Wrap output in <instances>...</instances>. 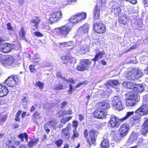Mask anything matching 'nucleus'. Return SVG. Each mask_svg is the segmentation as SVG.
I'll return each instance as SVG.
<instances>
[{
  "instance_id": "nucleus-1",
  "label": "nucleus",
  "mask_w": 148,
  "mask_h": 148,
  "mask_svg": "<svg viewBox=\"0 0 148 148\" xmlns=\"http://www.w3.org/2000/svg\"><path fill=\"white\" fill-rule=\"evenodd\" d=\"M138 115H146L148 114V95H145L143 97V103L141 107L136 111Z\"/></svg>"
},
{
  "instance_id": "nucleus-2",
  "label": "nucleus",
  "mask_w": 148,
  "mask_h": 148,
  "mask_svg": "<svg viewBox=\"0 0 148 148\" xmlns=\"http://www.w3.org/2000/svg\"><path fill=\"white\" fill-rule=\"evenodd\" d=\"M142 115H138L134 111H128L126 114L125 116L121 119L122 121H124L128 119L129 117H131L130 119V121L132 124H134L139 122L140 119V117Z\"/></svg>"
},
{
  "instance_id": "nucleus-3",
  "label": "nucleus",
  "mask_w": 148,
  "mask_h": 148,
  "mask_svg": "<svg viewBox=\"0 0 148 148\" xmlns=\"http://www.w3.org/2000/svg\"><path fill=\"white\" fill-rule=\"evenodd\" d=\"M140 99L138 95H135L134 91H132L128 92L126 100L127 106H133L135 104V101H138Z\"/></svg>"
},
{
  "instance_id": "nucleus-4",
  "label": "nucleus",
  "mask_w": 148,
  "mask_h": 148,
  "mask_svg": "<svg viewBox=\"0 0 148 148\" xmlns=\"http://www.w3.org/2000/svg\"><path fill=\"white\" fill-rule=\"evenodd\" d=\"M20 79L16 75H12L9 76L4 82L8 86L14 87L20 82Z\"/></svg>"
},
{
  "instance_id": "nucleus-5",
  "label": "nucleus",
  "mask_w": 148,
  "mask_h": 148,
  "mask_svg": "<svg viewBox=\"0 0 148 148\" xmlns=\"http://www.w3.org/2000/svg\"><path fill=\"white\" fill-rule=\"evenodd\" d=\"M143 75L141 71L138 69H135L131 72H127L126 74V77L130 80H134L138 79Z\"/></svg>"
},
{
  "instance_id": "nucleus-6",
  "label": "nucleus",
  "mask_w": 148,
  "mask_h": 148,
  "mask_svg": "<svg viewBox=\"0 0 148 148\" xmlns=\"http://www.w3.org/2000/svg\"><path fill=\"white\" fill-rule=\"evenodd\" d=\"M71 28L69 26L64 25L62 27L55 29V32L62 37H66L71 31Z\"/></svg>"
},
{
  "instance_id": "nucleus-7",
  "label": "nucleus",
  "mask_w": 148,
  "mask_h": 148,
  "mask_svg": "<svg viewBox=\"0 0 148 148\" xmlns=\"http://www.w3.org/2000/svg\"><path fill=\"white\" fill-rule=\"evenodd\" d=\"M86 16V14L85 13H78L72 16L69 19V21L70 22L76 24L85 19Z\"/></svg>"
},
{
  "instance_id": "nucleus-8",
  "label": "nucleus",
  "mask_w": 148,
  "mask_h": 148,
  "mask_svg": "<svg viewBox=\"0 0 148 148\" xmlns=\"http://www.w3.org/2000/svg\"><path fill=\"white\" fill-rule=\"evenodd\" d=\"M109 7L111 12L116 16L118 15L121 10L119 4L116 1H112L110 3Z\"/></svg>"
},
{
  "instance_id": "nucleus-9",
  "label": "nucleus",
  "mask_w": 148,
  "mask_h": 148,
  "mask_svg": "<svg viewBox=\"0 0 148 148\" xmlns=\"http://www.w3.org/2000/svg\"><path fill=\"white\" fill-rule=\"evenodd\" d=\"M93 28L96 32L99 34L103 33L106 31L105 25L100 20L94 23Z\"/></svg>"
},
{
  "instance_id": "nucleus-10",
  "label": "nucleus",
  "mask_w": 148,
  "mask_h": 148,
  "mask_svg": "<svg viewBox=\"0 0 148 148\" xmlns=\"http://www.w3.org/2000/svg\"><path fill=\"white\" fill-rule=\"evenodd\" d=\"M112 106L116 108L118 110L123 109L122 102L120 97L117 96H114L112 99Z\"/></svg>"
},
{
  "instance_id": "nucleus-11",
  "label": "nucleus",
  "mask_w": 148,
  "mask_h": 148,
  "mask_svg": "<svg viewBox=\"0 0 148 148\" xmlns=\"http://www.w3.org/2000/svg\"><path fill=\"white\" fill-rule=\"evenodd\" d=\"M121 119H119L115 116L111 117L110 120L108 122V125L113 128H117L120 124V122H123Z\"/></svg>"
},
{
  "instance_id": "nucleus-12",
  "label": "nucleus",
  "mask_w": 148,
  "mask_h": 148,
  "mask_svg": "<svg viewBox=\"0 0 148 148\" xmlns=\"http://www.w3.org/2000/svg\"><path fill=\"white\" fill-rule=\"evenodd\" d=\"M62 18V14L61 11L55 12L50 15L49 20L51 23H54Z\"/></svg>"
},
{
  "instance_id": "nucleus-13",
  "label": "nucleus",
  "mask_w": 148,
  "mask_h": 148,
  "mask_svg": "<svg viewBox=\"0 0 148 148\" xmlns=\"http://www.w3.org/2000/svg\"><path fill=\"white\" fill-rule=\"evenodd\" d=\"M14 47L13 44L5 43L2 45L0 47V51L4 53H7L10 51Z\"/></svg>"
},
{
  "instance_id": "nucleus-14",
  "label": "nucleus",
  "mask_w": 148,
  "mask_h": 148,
  "mask_svg": "<svg viewBox=\"0 0 148 148\" xmlns=\"http://www.w3.org/2000/svg\"><path fill=\"white\" fill-rule=\"evenodd\" d=\"M97 134V132L95 130H92L90 131L89 134L90 138L87 139V142L89 145H91L95 144Z\"/></svg>"
},
{
  "instance_id": "nucleus-15",
  "label": "nucleus",
  "mask_w": 148,
  "mask_h": 148,
  "mask_svg": "<svg viewBox=\"0 0 148 148\" xmlns=\"http://www.w3.org/2000/svg\"><path fill=\"white\" fill-rule=\"evenodd\" d=\"M129 130V126L126 123L122 125L119 129L121 137H124L127 135Z\"/></svg>"
},
{
  "instance_id": "nucleus-16",
  "label": "nucleus",
  "mask_w": 148,
  "mask_h": 148,
  "mask_svg": "<svg viewBox=\"0 0 148 148\" xmlns=\"http://www.w3.org/2000/svg\"><path fill=\"white\" fill-rule=\"evenodd\" d=\"M94 115L95 118L99 119H106V114L105 113L104 110L97 108L94 113Z\"/></svg>"
},
{
  "instance_id": "nucleus-17",
  "label": "nucleus",
  "mask_w": 148,
  "mask_h": 148,
  "mask_svg": "<svg viewBox=\"0 0 148 148\" xmlns=\"http://www.w3.org/2000/svg\"><path fill=\"white\" fill-rule=\"evenodd\" d=\"M97 106L98 109L103 110L108 109L110 107L108 103L105 101H102L99 103Z\"/></svg>"
},
{
  "instance_id": "nucleus-18",
  "label": "nucleus",
  "mask_w": 148,
  "mask_h": 148,
  "mask_svg": "<svg viewBox=\"0 0 148 148\" xmlns=\"http://www.w3.org/2000/svg\"><path fill=\"white\" fill-rule=\"evenodd\" d=\"M80 64L82 65L85 71L87 70L91 64V61L88 59H82L80 60Z\"/></svg>"
},
{
  "instance_id": "nucleus-19",
  "label": "nucleus",
  "mask_w": 148,
  "mask_h": 148,
  "mask_svg": "<svg viewBox=\"0 0 148 148\" xmlns=\"http://www.w3.org/2000/svg\"><path fill=\"white\" fill-rule=\"evenodd\" d=\"M100 3H97L93 11L94 17L95 19H98L100 16Z\"/></svg>"
},
{
  "instance_id": "nucleus-20",
  "label": "nucleus",
  "mask_w": 148,
  "mask_h": 148,
  "mask_svg": "<svg viewBox=\"0 0 148 148\" xmlns=\"http://www.w3.org/2000/svg\"><path fill=\"white\" fill-rule=\"evenodd\" d=\"M8 92L7 87L0 84V97H3L6 95Z\"/></svg>"
},
{
  "instance_id": "nucleus-21",
  "label": "nucleus",
  "mask_w": 148,
  "mask_h": 148,
  "mask_svg": "<svg viewBox=\"0 0 148 148\" xmlns=\"http://www.w3.org/2000/svg\"><path fill=\"white\" fill-rule=\"evenodd\" d=\"M76 51L78 52H82L84 53L86 51H89V47L87 45H84L83 46H79L76 49Z\"/></svg>"
},
{
  "instance_id": "nucleus-22",
  "label": "nucleus",
  "mask_w": 148,
  "mask_h": 148,
  "mask_svg": "<svg viewBox=\"0 0 148 148\" xmlns=\"http://www.w3.org/2000/svg\"><path fill=\"white\" fill-rule=\"evenodd\" d=\"M135 85L133 84L132 83L129 82H124L122 84L123 87L128 89H134V88Z\"/></svg>"
},
{
  "instance_id": "nucleus-23",
  "label": "nucleus",
  "mask_w": 148,
  "mask_h": 148,
  "mask_svg": "<svg viewBox=\"0 0 148 148\" xmlns=\"http://www.w3.org/2000/svg\"><path fill=\"white\" fill-rule=\"evenodd\" d=\"M142 132L143 134H145L148 131V118L145 121L142 127Z\"/></svg>"
},
{
  "instance_id": "nucleus-24",
  "label": "nucleus",
  "mask_w": 148,
  "mask_h": 148,
  "mask_svg": "<svg viewBox=\"0 0 148 148\" xmlns=\"http://www.w3.org/2000/svg\"><path fill=\"white\" fill-rule=\"evenodd\" d=\"M105 54V52L104 51H101L98 53H96L95 58L92 60L95 62L98 61L99 60L102 58L103 56Z\"/></svg>"
},
{
  "instance_id": "nucleus-25",
  "label": "nucleus",
  "mask_w": 148,
  "mask_h": 148,
  "mask_svg": "<svg viewBox=\"0 0 148 148\" xmlns=\"http://www.w3.org/2000/svg\"><path fill=\"white\" fill-rule=\"evenodd\" d=\"M14 61V58L11 56L8 55L6 57L5 63L8 66L13 64Z\"/></svg>"
},
{
  "instance_id": "nucleus-26",
  "label": "nucleus",
  "mask_w": 148,
  "mask_h": 148,
  "mask_svg": "<svg viewBox=\"0 0 148 148\" xmlns=\"http://www.w3.org/2000/svg\"><path fill=\"white\" fill-rule=\"evenodd\" d=\"M40 22V20L38 18H36L31 20V23L34 24L32 27L33 29L35 30L37 28Z\"/></svg>"
},
{
  "instance_id": "nucleus-27",
  "label": "nucleus",
  "mask_w": 148,
  "mask_h": 148,
  "mask_svg": "<svg viewBox=\"0 0 148 148\" xmlns=\"http://www.w3.org/2000/svg\"><path fill=\"white\" fill-rule=\"evenodd\" d=\"M134 90L139 93H140L144 91V88L142 84L135 85Z\"/></svg>"
},
{
  "instance_id": "nucleus-28",
  "label": "nucleus",
  "mask_w": 148,
  "mask_h": 148,
  "mask_svg": "<svg viewBox=\"0 0 148 148\" xmlns=\"http://www.w3.org/2000/svg\"><path fill=\"white\" fill-rule=\"evenodd\" d=\"M102 148H108L109 147L108 140L107 139L104 138L101 144Z\"/></svg>"
},
{
  "instance_id": "nucleus-29",
  "label": "nucleus",
  "mask_w": 148,
  "mask_h": 148,
  "mask_svg": "<svg viewBox=\"0 0 148 148\" xmlns=\"http://www.w3.org/2000/svg\"><path fill=\"white\" fill-rule=\"evenodd\" d=\"M119 83L118 81L116 80H110L108 81L107 84L113 87H114L115 86L117 85Z\"/></svg>"
},
{
  "instance_id": "nucleus-30",
  "label": "nucleus",
  "mask_w": 148,
  "mask_h": 148,
  "mask_svg": "<svg viewBox=\"0 0 148 148\" xmlns=\"http://www.w3.org/2000/svg\"><path fill=\"white\" fill-rule=\"evenodd\" d=\"M59 102V101H58L56 102H53V103H51V104L52 105H51L49 103H47L45 104L43 108L46 109H50L52 106H55L57 104V103H58Z\"/></svg>"
},
{
  "instance_id": "nucleus-31",
  "label": "nucleus",
  "mask_w": 148,
  "mask_h": 148,
  "mask_svg": "<svg viewBox=\"0 0 148 148\" xmlns=\"http://www.w3.org/2000/svg\"><path fill=\"white\" fill-rule=\"evenodd\" d=\"M62 135L65 137H69V130L68 127H67L62 129Z\"/></svg>"
},
{
  "instance_id": "nucleus-32",
  "label": "nucleus",
  "mask_w": 148,
  "mask_h": 148,
  "mask_svg": "<svg viewBox=\"0 0 148 148\" xmlns=\"http://www.w3.org/2000/svg\"><path fill=\"white\" fill-rule=\"evenodd\" d=\"M137 138L138 134L133 133L130 135L128 139V141L129 142H134V140H136Z\"/></svg>"
},
{
  "instance_id": "nucleus-33",
  "label": "nucleus",
  "mask_w": 148,
  "mask_h": 148,
  "mask_svg": "<svg viewBox=\"0 0 148 148\" xmlns=\"http://www.w3.org/2000/svg\"><path fill=\"white\" fill-rule=\"evenodd\" d=\"M89 25L87 24H85L83 26L80 27L79 29V31H82L84 33L87 32L88 29Z\"/></svg>"
},
{
  "instance_id": "nucleus-34",
  "label": "nucleus",
  "mask_w": 148,
  "mask_h": 148,
  "mask_svg": "<svg viewBox=\"0 0 148 148\" xmlns=\"http://www.w3.org/2000/svg\"><path fill=\"white\" fill-rule=\"evenodd\" d=\"M18 137L21 139L22 142L23 141L24 138L25 139L26 142H27V141L28 135L26 133H24L18 135Z\"/></svg>"
},
{
  "instance_id": "nucleus-35",
  "label": "nucleus",
  "mask_w": 148,
  "mask_h": 148,
  "mask_svg": "<svg viewBox=\"0 0 148 148\" xmlns=\"http://www.w3.org/2000/svg\"><path fill=\"white\" fill-rule=\"evenodd\" d=\"M26 32L23 27H22L21 31L19 33V35L20 37L23 39H24L25 38V35Z\"/></svg>"
},
{
  "instance_id": "nucleus-36",
  "label": "nucleus",
  "mask_w": 148,
  "mask_h": 148,
  "mask_svg": "<svg viewBox=\"0 0 148 148\" xmlns=\"http://www.w3.org/2000/svg\"><path fill=\"white\" fill-rule=\"evenodd\" d=\"M38 140L36 139L33 140L32 141L29 142L28 146L29 147H32L33 146H35L37 144Z\"/></svg>"
},
{
  "instance_id": "nucleus-37",
  "label": "nucleus",
  "mask_w": 148,
  "mask_h": 148,
  "mask_svg": "<svg viewBox=\"0 0 148 148\" xmlns=\"http://www.w3.org/2000/svg\"><path fill=\"white\" fill-rule=\"evenodd\" d=\"M53 89L57 90L63 89V86L60 84H55L53 86Z\"/></svg>"
},
{
  "instance_id": "nucleus-38",
  "label": "nucleus",
  "mask_w": 148,
  "mask_h": 148,
  "mask_svg": "<svg viewBox=\"0 0 148 148\" xmlns=\"http://www.w3.org/2000/svg\"><path fill=\"white\" fill-rule=\"evenodd\" d=\"M50 125V127H53L54 129H56L57 128L56 125L57 124V122L55 121H53L48 122Z\"/></svg>"
},
{
  "instance_id": "nucleus-39",
  "label": "nucleus",
  "mask_w": 148,
  "mask_h": 148,
  "mask_svg": "<svg viewBox=\"0 0 148 148\" xmlns=\"http://www.w3.org/2000/svg\"><path fill=\"white\" fill-rule=\"evenodd\" d=\"M61 46L63 47H67L69 46H71L73 45L72 42H65L62 43H60Z\"/></svg>"
},
{
  "instance_id": "nucleus-40",
  "label": "nucleus",
  "mask_w": 148,
  "mask_h": 148,
  "mask_svg": "<svg viewBox=\"0 0 148 148\" xmlns=\"http://www.w3.org/2000/svg\"><path fill=\"white\" fill-rule=\"evenodd\" d=\"M76 130L77 129H76V128H74L73 131V135L72 136L73 139H74L75 138L78 137L79 136V134Z\"/></svg>"
},
{
  "instance_id": "nucleus-41",
  "label": "nucleus",
  "mask_w": 148,
  "mask_h": 148,
  "mask_svg": "<svg viewBox=\"0 0 148 148\" xmlns=\"http://www.w3.org/2000/svg\"><path fill=\"white\" fill-rule=\"evenodd\" d=\"M35 85L36 86L38 87L40 89H42L43 88L44 84L38 81L37 82Z\"/></svg>"
},
{
  "instance_id": "nucleus-42",
  "label": "nucleus",
  "mask_w": 148,
  "mask_h": 148,
  "mask_svg": "<svg viewBox=\"0 0 148 148\" xmlns=\"http://www.w3.org/2000/svg\"><path fill=\"white\" fill-rule=\"evenodd\" d=\"M22 111L21 110H19L15 116V120L16 121H20V119L19 118L20 115Z\"/></svg>"
},
{
  "instance_id": "nucleus-43",
  "label": "nucleus",
  "mask_w": 148,
  "mask_h": 148,
  "mask_svg": "<svg viewBox=\"0 0 148 148\" xmlns=\"http://www.w3.org/2000/svg\"><path fill=\"white\" fill-rule=\"evenodd\" d=\"M33 116L35 119H39L41 118L40 113L37 112H34Z\"/></svg>"
},
{
  "instance_id": "nucleus-44",
  "label": "nucleus",
  "mask_w": 148,
  "mask_h": 148,
  "mask_svg": "<svg viewBox=\"0 0 148 148\" xmlns=\"http://www.w3.org/2000/svg\"><path fill=\"white\" fill-rule=\"evenodd\" d=\"M50 127V125L48 122H47L44 125V128L47 133H48L50 132V130L49 128Z\"/></svg>"
},
{
  "instance_id": "nucleus-45",
  "label": "nucleus",
  "mask_w": 148,
  "mask_h": 148,
  "mask_svg": "<svg viewBox=\"0 0 148 148\" xmlns=\"http://www.w3.org/2000/svg\"><path fill=\"white\" fill-rule=\"evenodd\" d=\"M76 69L77 71H85L82 65H81L80 64V65H77Z\"/></svg>"
},
{
  "instance_id": "nucleus-46",
  "label": "nucleus",
  "mask_w": 148,
  "mask_h": 148,
  "mask_svg": "<svg viewBox=\"0 0 148 148\" xmlns=\"http://www.w3.org/2000/svg\"><path fill=\"white\" fill-rule=\"evenodd\" d=\"M63 141L61 139L58 140L55 142V144L58 147H60L61 146V145L62 144Z\"/></svg>"
},
{
  "instance_id": "nucleus-47",
  "label": "nucleus",
  "mask_w": 148,
  "mask_h": 148,
  "mask_svg": "<svg viewBox=\"0 0 148 148\" xmlns=\"http://www.w3.org/2000/svg\"><path fill=\"white\" fill-rule=\"evenodd\" d=\"M63 113L64 115H69L72 114L73 113L72 110L69 109L68 110L63 111Z\"/></svg>"
},
{
  "instance_id": "nucleus-48",
  "label": "nucleus",
  "mask_w": 148,
  "mask_h": 148,
  "mask_svg": "<svg viewBox=\"0 0 148 148\" xmlns=\"http://www.w3.org/2000/svg\"><path fill=\"white\" fill-rule=\"evenodd\" d=\"M72 124L73 127L74 128H76V129H77V128L78 125V122L76 120L74 121L73 122Z\"/></svg>"
},
{
  "instance_id": "nucleus-49",
  "label": "nucleus",
  "mask_w": 148,
  "mask_h": 148,
  "mask_svg": "<svg viewBox=\"0 0 148 148\" xmlns=\"http://www.w3.org/2000/svg\"><path fill=\"white\" fill-rule=\"evenodd\" d=\"M34 34L38 37H41L43 36L42 34L39 32H36L34 33Z\"/></svg>"
},
{
  "instance_id": "nucleus-50",
  "label": "nucleus",
  "mask_w": 148,
  "mask_h": 148,
  "mask_svg": "<svg viewBox=\"0 0 148 148\" xmlns=\"http://www.w3.org/2000/svg\"><path fill=\"white\" fill-rule=\"evenodd\" d=\"M56 75L57 77L61 78L64 81H66V78L62 76L60 73H58Z\"/></svg>"
},
{
  "instance_id": "nucleus-51",
  "label": "nucleus",
  "mask_w": 148,
  "mask_h": 148,
  "mask_svg": "<svg viewBox=\"0 0 148 148\" xmlns=\"http://www.w3.org/2000/svg\"><path fill=\"white\" fill-rule=\"evenodd\" d=\"M35 66L34 65H30L29 66V68L30 71L33 72L35 71V69L34 68Z\"/></svg>"
},
{
  "instance_id": "nucleus-52",
  "label": "nucleus",
  "mask_w": 148,
  "mask_h": 148,
  "mask_svg": "<svg viewBox=\"0 0 148 148\" xmlns=\"http://www.w3.org/2000/svg\"><path fill=\"white\" fill-rule=\"evenodd\" d=\"M101 4V8H105V5L106 3V0H100Z\"/></svg>"
},
{
  "instance_id": "nucleus-53",
  "label": "nucleus",
  "mask_w": 148,
  "mask_h": 148,
  "mask_svg": "<svg viewBox=\"0 0 148 148\" xmlns=\"http://www.w3.org/2000/svg\"><path fill=\"white\" fill-rule=\"evenodd\" d=\"M61 58L62 60H64L63 63H66V61L68 60V57L66 56H63Z\"/></svg>"
},
{
  "instance_id": "nucleus-54",
  "label": "nucleus",
  "mask_w": 148,
  "mask_h": 148,
  "mask_svg": "<svg viewBox=\"0 0 148 148\" xmlns=\"http://www.w3.org/2000/svg\"><path fill=\"white\" fill-rule=\"evenodd\" d=\"M139 46V45L138 44H135L134 45L132 46L127 51H130L132 49H136L137 47H138Z\"/></svg>"
},
{
  "instance_id": "nucleus-55",
  "label": "nucleus",
  "mask_w": 148,
  "mask_h": 148,
  "mask_svg": "<svg viewBox=\"0 0 148 148\" xmlns=\"http://www.w3.org/2000/svg\"><path fill=\"white\" fill-rule=\"evenodd\" d=\"M33 59L40 60V56L38 53L35 54L34 55Z\"/></svg>"
},
{
  "instance_id": "nucleus-56",
  "label": "nucleus",
  "mask_w": 148,
  "mask_h": 148,
  "mask_svg": "<svg viewBox=\"0 0 148 148\" xmlns=\"http://www.w3.org/2000/svg\"><path fill=\"white\" fill-rule=\"evenodd\" d=\"M7 29L10 31H12L13 29L12 27L11 24L10 23H8L7 25Z\"/></svg>"
},
{
  "instance_id": "nucleus-57",
  "label": "nucleus",
  "mask_w": 148,
  "mask_h": 148,
  "mask_svg": "<svg viewBox=\"0 0 148 148\" xmlns=\"http://www.w3.org/2000/svg\"><path fill=\"white\" fill-rule=\"evenodd\" d=\"M119 22L121 24L124 25L126 22V19H125V20H123L122 18H121L119 20Z\"/></svg>"
},
{
  "instance_id": "nucleus-58",
  "label": "nucleus",
  "mask_w": 148,
  "mask_h": 148,
  "mask_svg": "<svg viewBox=\"0 0 148 148\" xmlns=\"http://www.w3.org/2000/svg\"><path fill=\"white\" fill-rule=\"evenodd\" d=\"M66 81H66L68 82H70L73 84H74L75 83L74 80L73 79H69L67 80L66 79Z\"/></svg>"
},
{
  "instance_id": "nucleus-59",
  "label": "nucleus",
  "mask_w": 148,
  "mask_h": 148,
  "mask_svg": "<svg viewBox=\"0 0 148 148\" xmlns=\"http://www.w3.org/2000/svg\"><path fill=\"white\" fill-rule=\"evenodd\" d=\"M79 120L80 121H82L84 119V117L82 114H79Z\"/></svg>"
},
{
  "instance_id": "nucleus-60",
  "label": "nucleus",
  "mask_w": 148,
  "mask_h": 148,
  "mask_svg": "<svg viewBox=\"0 0 148 148\" xmlns=\"http://www.w3.org/2000/svg\"><path fill=\"white\" fill-rule=\"evenodd\" d=\"M126 1H127L132 4H135L136 3V0H125Z\"/></svg>"
},
{
  "instance_id": "nucleus-61",
  "label": "nucleus",
  "mask_w": 148,
  "mask_h": 148,
  "mask_svg": "<svg viewBox=\"0 0 148 148\" xmlns=\"http://www.w3.org/2000/svg\"><path fill=\"white\" fill-rule=\"evenodd\" d=\"M84 135L85 136V137L87 138H88V132H87V130H84Z\"/></svg>"
},
{
  "instance_id": "nucleus-62",
  "label": "nucleus",
  "mask_w": 148,
  "mask_h": 148,
  "mask_svg": "<svg viewBox=\"0 0 148 148\" xmlns=\"http://www.w3.org/2000/svg\"><path fill=\"white\" fill-rule=\"evenodd\" d=\"M73 91V87L72 85L70 84L69 85V92L70 94H71L72 93V91Z\"/></svg>"
},
{
  "instance_id": "nucleus-63",
  "label": "nucleus",
  "mask_w": 148,
  "mask_h": 148,
  "mask_svg": "<svg viewBox=\"0 0 148 148\" xmlns=\"http://www.w3.org/2000/svg\"><path fill=\"white\" fill-rule=\"evenodd\" d=\"M100 63L103 65H106V62L104 59L100 61Z\"/></svg>"
},
{
  "instance_id": "nucleus-64",
  "label": "nucleus",
  "mask_w": 148,
  "mask_h": 148,
  "mask_svg": "<svg viewBox=\"0 0 148 148\" xmlns=\"http://www.w3.org/2000/svg\"><path fill=\"white\" fill-rule=\"evenodd\" d=\"M144 4L145 6H148V0H144Z\"/></svg>"
}]
</instances>
